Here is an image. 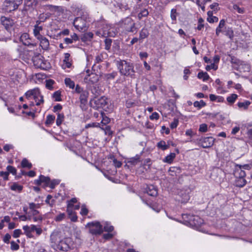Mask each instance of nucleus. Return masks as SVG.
<instances>
[{
  "mask_svg": "<svg viewBox=\"0 0 252 252\" xmlns=\"http://www.w3.org/2000/svg\"><path fill=\"white\" fill-rule=\"evenodd\" d=\"M51 247L55 250L67 252L71 249L73 242L70 237H63L61 232L53 231L50 235Z\"/></svg>",
  "mask_w": 252,
  "mask_h": 252,
  "instance_id": "nucleus-1",
  "label": "nucleus"
},
{
  "mask_svg": "<svg viewBox=\"0 0 252 252\" xmlns=\"http://www.w3.org/2000/svg\"><path fill=\"white\" fill-rule=\"evenodd\" d=\"M117 65L122 75L135 78V71L132 63L125 60L117 61Z\"/></svg>",
  "mask_w": 252,
  "mask_h": 252,
  "instance_id": "nucleus-2",
  "label": "nucleus"
},
{
  "mask_svg": "<svg viewBox=\"0 0 252 252\" xmlns=\"http://www.w3.org/2000/svg\"><path fill=\"white\" fill-rule=\"evenodd\" d=\"M183 218L190 226L196 228L203 223V220L198 216L184 214Z\"/></svg>",
  "mask_w": 252,
  "mask_h": 252,
  "instance_id": "nucleus-3",
  "label": "nucleus"
},
{
  "mask_svg": "<svg viewBox=\"0 0 252 252\" xmlns=\"http://www.w3.org/2000/svg\"><path fill=\"white\" fill-rule=\"evenodd\" d=\"M22 1L23 0H6L4 6L6 11L11 12L17 9Z\"/></svg>",
  "mask_w": 252,
  "mask_h": 252,
  "instance_id": "nucleus-4",
  "label": "nucleus"
},
{
  "mask_svg": "<svg viewBox=\"0 0 252 252\" xmlns=\"http://www.w3.org/2000/svg\"><path fill=\"white\" fill-rule=\"evenodd\" d=\"M87 226L89 229V232L92 234H100L102 230V226L99 222H92L88 223Z\"/></svg>",
  "mask_w": 252,
  "mask_h": 252,
  "instance_id": "nucleus-5",
  "label": "nucleus"
},
{
  "mask_svg": "<svg viewBox=\"0 0 252 252\" xmlns=\"http://www.w3.org/2000/svg\"><path fill=\"white\" fill-rule=\"evenodd\" d=\"M86 24V21L80 17H76L73 22L74 26L79 31H85L87 29Z\"/></svg>",
  "mask_w": 252,
  "mask_h": 252,
  "instance_id": "nucleus-6",
  "label": "nucleus"
},
{
  "mask_svg": "<svg viewBox=\"0 0 252 252\" xmlns=\"http://www.w3.org/2000/svg\"><path fill=\"white\" fill-rule=\"evenodd\" d=\"M190 189L181 190L176 197V199L182 203H187L189 199Z\"/></svg>",
  "mask_w": 252,
  "mask_h": 252,
  "instance_id": "nucleus-7",
  "label": "nucleus"
},
{
  "mask_svg": "<svg viewBox=\"0 0 252 252\" xmlns=\"http://www.w3.org/2000/svg\"><path fill=\"white\" fill-rule=\"evenodd\" d=\"M89 92L86 91L80 94L79 100L80 102V107L83 110H86L87 108V104L89 97Z\"/></svg>",
  "mask_w": 252,
  "mask_h": 252,
  "instance_id": "nucleus-8",
  "label": "nucleus"
},
{
  "mask_svg": "<svg viewBox=\"0 0 252 252\" xmlns=\"http://www.w3.org/2000/svg\"><path fill=\"white\" fill-rule=\"evenodd\" d=\"M215 139L212 137L201 138L199 140L200 143L204 148H207L212 147L214 143Z\"/></svg>",
  "mask_w": 252,
  "mask_h": 252,
  "instance_id": "nucleus-9",
  "label": "nucleus"
},
{
  "mask_svg": "<svg viewBox=\"0 0 252 252\" xmlns=\"http://www.w3.org/2000/svg\"><path fill=\"white\" fill-rule=\"evenodd\" d=\"M0 21L2 25L5 27L7 31L10 30L14 24L12 19L4 16L1 17Z\"/></svg>",
  "mask_w": 252,
  "mask_h": 252,
  "instance_id": "nucleus-10",
  "label": "nucleus"
},
{
  "mask_svg": "<svg viewBox=\"0 0 252 252\" xmlns=\"http://www.w3.org/2000/svg\"><path fill=\"white\" fill-rule=\"evenodd\" d=\"M32 60L34 63V65L37 67L44 68L45 63L43 60V57L38 54L35 55L32 59Z\"/></svg>",
  "mask_w": 252,
  "mask_h": 252,
  "instance_id": "nucleus-11",
  "label": "nucleus"
},
{
  "mask_svg": "<svg viewBox=\"0 0 252 252\" xmlns=\"http://www.w3.org/2000/svg\"><path fill=\"white\" fill-rule=\"evenodd\" d=\"M20 40L25 46H36V44L32 43V39L30 38L29 35L27 33H24L21 35L20 37Z\"/></svg>",
  "mask_w": 252,
  "mask_h": 252,
  "instance_id": "nucleus-12",
  "label": "nucleus"
},
{
  "mask_svg": "<svg viewBox=\"0 0 252 252\" xmlns=\"http://www.w3.org/2000/svg\"><path fill=\"white\" fill-rule=\"evenodd\" d=\"M94 102L97 107L103 108L107 104V98L105 96L95 98L94 99Z\"/></svg>",
  "mask_w": 252,
  "mask_h": 252,
  "instance_id": "nucleus-13",
  "label": "nucleus"
},
{
  "mask_svg": "<svg viewBox=\"0 0 252 252\" xmlns=\"http://www.w3.org/2000/svg\"><path fill=\"white\" fill-rule=\"evenodd\" d=\"M235 178L245 177L246 173L244 170L242 169L241 165L236 164L233 172Z\"/></svg>",
  "mask_w": 252,
  "mask_h": 252,
  "instance_id": "nucleus-14",
  "label": "nucleus"
},
{
  "mask_svg": "<svg viewBox=\"0 0 252 252\" xmlns=\"http://www.w3.org/2000/svg\"><path fill=\"white\" fill-rule=\"evenodd\" d=\"M88 74L84 78L85 82L91 83L96 82L98 80L97 76L94 73L89 74L90 70L86 71Z\"/></svg>",
  "mask_w": 252,
  "mask_h": 252,
  "instance_id": "nucleus-15",
  "label": "nucleus"
},
{
  "mask_svg": "<svg viewBox=\"0 0 252 252\" xmlns=\"http://www.w3.org/2000/svg\"><path fill=\"white\" fill-rule=\"evenodd\" d=\"M37 4V0H25L24 9L26 11L29 10L31 9H33L36 6Z\"/></svg>",
  "mask_w": 252,
  "mask_h": 252,
  "instance_id": "nucleus-16",
  "label": "nucleus"
},
{
  "mask_svg": "<svg viewBox=\"0 0 252 252\" xmlns=\"http://www.w3.org/2000/svg\"><path fill=\"white\" fill-rule=\"evenodd\" d=\"M27 98H30L33 96L34 99L36 101V99L38 98V95H40V91L38 89H34L32 90L28 91L25 94Z\"/></svg>",
  "mask_w": 252,
  "mask_h": 252,
  "instance_id": "nucleus-17",
  "label": "nucleus"
},
{
  "mask_svg": "<svg viewBox=\"0 0 252 252\" xmlns=\"http://www.w3.org/2000/svg\"><path fill=\"white\" fill-rule=\"evenodd\" d=\"M145 191L148 195L152 196H156L158 194L157 189L153 185L148 186L145 189Z\"/></svg>",
  "mask_w": 252,
  "mask_h": 252,
  "instance_id": "nucleus-18",
  "label": "nucleus"
},
{
  "mask_svg": "<svg viewBox=\"0 0 252 252\" xmlns=\"http://www.w3.org/2000/svg\"><path fill=\"white\" fill-rule=\"evenodd\" d=\"M38 39L40 40V45L43 50H47L48 49L49 46V42L46 38L44 36H42Z\"/></svg>",
  "mask_w": 252,
  "mask_h": 252,
  "instance_id": "nucleus-19",
  "label": "nucleus"
},
{
  "mask_svg": "<svg viewBox=\"0 0 252 252\" xmlns=\"http://www.w3.org/2000/svg\"><path fill=\"white\" fill-rule=\"evenodd\" d=\"M94 34L92 32H89L84 33L81 37V40L83 42L90 41L93 38Z\"/></svg>",
  "mask_w": 252,
  "mask_h": 252,
  "instance_id": "nucleus-20",
  "label": "nucleus"
},
{
  "mask_svg": "<svg viewBox=\"0 0 252 252\" xmlns=\"http://www.w3.org/2000/svg\"><path fill=\"white\" fill-rule=\"evenodd\" d=\"M246 181L244 177L236 178L235 184L238 187H243L246 184Z\"/></svg>",
  "mask_w": 252,
  "mask_h": 252,
  "instance_id": "nucleus-21",
  "label": "nucleus"
},
{
  "mask_svg": "<svg viewBox=\"0 0 252 252\" xmlns=\"http://www.w3.org/2000/svg\"><path fill=\"white\" fill-rule=\"evenodd\" d=\"M125 21L126 22H127V23H129L130 25L129 28H126V30L127 32H136V28L135 27V23L133 22L131 19L127 18Z\"/></svg>",
  "mask_w": 252,
  "mask_h": 252,
  "instance_id": "nucleus-22",
  "label": "nucleus"
},
{
  "mask_svg": "<svg viewBox=\"0 0 252 252\" xmlns=\"http://www.w3.org/2000/svg\"><path fill=\"white\" fill-rule=\"evenodd\" d=\"M43 29L41 26H37L35 25L34 27L33 33L34 35L37 37V39H39L40 37L43 36L40 34V32Z\"/></svg>",
  "mask_w": 252,
  "mask_h": 252,
  "instance_id": "nucleus-23",
  "label": "nucleus"
},
{
  "mask_svg": "<svg viewBox=\"0 0 252 252\" xmlns=\"http://www.w3.org/2000/svg\"><path fill=\"white\" fill-rule=\"evenodd\" d=\"M70 54L66 53L64 54V59L63 61L65 66L67 68H70L71 66V63L70 61Z\"/></svg>",
  "mask_w": 252,
  "mask_h": 252,
  "instance_id": "nucleus-24",
  "label": "nucleus"
},
{
  "mask_svg": "<svg viewBox=\"0 0 252 252\" xmlns=\"http://www.w3.org/2000/svg\"><path fill=\"white\" fill-rule=\"evenodd\" d=\"M225 21L224 19H222L220 21L219 26L216 29V33L217 35H219L220 32H222V29L225 26Z\"/></svg>",
  "mask_w": 252,
  "mask_h": 252,
  "instance_id": "nucleus-25",
  "label": "nucleus"
},
{
  "mask_svg": "<svg viewBox=\"0 0 252 252\" xmlns=\"http://www.w3.org/2000/svg\"><path fill=\"white\" fill-rule=\"evenodd\" d=\"M140 161V156L136 155L134 157L131 158L128 161V163H130L133 165H135L137 164L138 162Z\"/></svg>",
  "mask_w": 252,
  "mask_h": 252,
  "instance_id": "nucleus-26",
  "label": "nucleus"
},
{
  "mask_svg": "<svg viewBox=\"0 0 252 252\" xmlns=\"http://www.w3.org/2000/svg\"><path fill=\"white\" fill-rule=\"evenodd\" d=\"M197 77L199 79H202L203 81H205L208 80L210 77L207 72H204L203 71L199 72L198 73Z\"/></svg>",
  "mask_w": 252,
  "mask_h": 252,
  "instance_id": "nucleus-27",
  "label": "nucleus"
},
{
  "mask_svg": "<svg viewBox=\"0 0 252 252\" xmlns=\"http://www.w3.org/2000/svg\"><path fill=\"white\" fill-rule=\"evenodd\" d=\"M40 178L41 179V183L44 184V187L49 186L50 183V179L48 177H45L43 175H40Z\"/></svg>",
  "mask_w": 252,
  "mask_h": 252,
  "instance_id": "nucleus-28",
  "label": "nucleus"
},
{
  "mask_svg": "<svg viewBox=\"0 0 252 252\" xmlns=\"http://www.w3.org/2000/svg\"><path fill=\"white\" fill-rule=\"evenodd\" d=\"M157 147L161 149L162 150H165L169 148V146L168 145H166V143L164 141L161 140L157 144Z\"/></svg>",
  "mask_w": 252,
  "mask_h": 252,
  "instance_id": "nucleus-29",
  "label": "nucleus"
},
{
  "mask_svg": "<svg viewBox=\"0 0 252 252\" xmlns=\"http://www.w3.org/2000/svg\"><path fill=\"white\" fill-rule=\"evenodd\" d=\"M176 155L174 153H171L170 155L165 157L163 161L165 162L171 163L175 158Z\"/></svg>",
  "mask_w": 252,
  "mask_h": 252,
  "instance_id": "nucleus-30",
  "label": "nucleus"
},
{
  "mask_svg": "<svg viewBox=\"0 0 252 252\" xmlns=\"http://www.w3.org/2000/svg\"><path fill=\"white\" fill-rule=\"evenodd\" d=\"M251 102L248 100H246L244 102H240L238 103V106L239 108H243L245 110L248 109V106L250 105Z\"/></svg>",
  "mask_w": 252,
  "mask_h": 252,
  "instance_id": "nucleus-31",
  "label": "nucleus"
},
{
  "mask_svg": "<svg viewBox=\"0 0 252 252\" xmlns=\"http://www.w3.org/2000/svg\"><path fill=\"white\" fill-rule=\"evenodd\" d=\"M10 189L12 190L18 191L20 192L23 189V186L18 185L16 183H13V184L10 187Z\"/></svg>",
  "mask_w": 252,
  "mask_h": 252,
  "instance_id": "nucleus-32",
  "label": "nucleus"
},
{
  "mask_svg": "<svg viewBox=\"0 0 252 252\" xmlns=\"http://www.w3.org/2000/svg\"><path fill=\"white\" fill-rule=\"evenodd\" d=\"M64 82L66 86L69 87L71 89H73L75 87L74 82L69 78H65Z\"/></svg>",
  "mask_w": 252,
  "mask_h": 252,
  "instance_id": "nucleus-33",
  "label": "nucleus"
},
{
  "mask_svg": "<svg viewBox=\"0 0 252 252\" xmlns=\"http://www.w3.org/2000/svg\"><path fill=\"white\" fill-rule=\"evenodd\" d=\"M193 105L195 107H197L198 109H200L201 108L205 106L206 105V104L203 100H201L200 101H195L193 103Z\"/></svg>",
  "mask_w": 252,
  "mask_h": 252,
  "instance_id": "nucleus-34",
  "label": "nucleus"
},
{
  "mask_svg": "<svg viewBox=\"0 0 252 252\" xmlns=\"http://www.w3.org/2000/svg\"><path fill=\"white\" fill-rule=\"evenodd\" d=\"M55 119V117L52 115H49L47 116L45 124L46 125H50L53 124Z\"/></svg>",
  "mask_w": 252,
  "mask_h": 252,
  "instance_id": "nucleus-35",
  "label": "nucleus"
},
{
  "mask_svg": "<svg viewBox=\"0 0 252 252\" xmlns=\"http://www.w3.org/2000/svg\"><path fill=\"white\" fill-rule=\"evenodd\" d=\"M21 166L23 168L27 167L30 169L32 167V164L26 158H24L21 162Z\"/></svg>",
  "mask_w": 252,
  "mask_h": 252,
  "instance_id": "nucleus-36",
  "label": "nucleus"
},
{
  "mask_svg": "<svg viewBox=\"0 0 252 252\" xmlns=\"http://www.w3.org/2000/svg\"><path fill=\"white\" fill-rule=\"evenodd\" d=\"M148 32L146 29H143L140 32L139 39H143L148 36Z\"/></svg>",
  "mask_w": 252,
  "mask_h": 252,
  "instance_id": "nucleus-37",
  "label": "nucleus"
},
{
  "mask_svg": "<svg viewBox=\"0 0 252 252\" xmlns=\"http://www.w3.org/2000/svg\"><path fill=\"white\" fill-rule=\"evenodd\" d=\"M237 97L238 95L236 94H233L227 97V100L229 103L232 104L235 102Z\"/></svg>",
  "mask_w": 252,
  "mask_h": 252,
  "instance_id": "nucleus-38",
  "label": "nucleus"
},
{
  "mask_svg": "<svg viewBox=\"0 0 252 252\" xmlns=\"http://www.w3.org/2000/svg\"><path fill=\"white\" fill-rule=\"evenodd\" d=\"M112 40L110 38H106L104 40L105 49L108 51L110 49Z\"/></svg>",
  "mask_w": 252,
  "mask_h": 252,
  "instance_id": "nucleus-39",
  "label": "nucleus"
},
{
  "mask_svg": "<svg viewBox=\"0 0 252 252\" xmlns=\"http://www.w3.org/2000/svg\"><path fill=\"white\" fill-rule=\"evenodd\" d=\"M149 14V12L147 9L142 10L138 14V18L139 19H141L142 17H147Z\"/></svg>",
  "mask_w": 252,
  "mask_h": 252,
  "instance_id": "nucleus-40",
  "label": "nucleus"
},
{
  "mask_svg": "<svg viewBox=\"0 0 252 252\" xmlns=\"http://www.w3.org/2000/svg\"><path fill=\"white\" fill-rule=\"evenodd\" d=\"M64 119V115L63 114H58L57 119L56 120V124L58 126H59L61 125L62 122Z\"/></svg>",
  "mask_w": 252,
  "mask_h": 252,
  "instance_id": "nucleus-41",
  "label": "nucleus"
},
{
  "mask_svg": "<svg viewBox=\"0 0 252 252\" xmlns=\"http://www.w3.org/2000/svg\"><path fill=\"white\" fill-rule=\"evenodd\" d=\"M61 95V92L59 91H56L53 94V97L55 99V101H60L62 100Z\"/></svg>",
  "mask_w": 252,
  "mask_h": 252,
  "instance_id": "nucleus-42",
  "label": "nucleus"
},
{
  "mask_svg": "<svg viewBox=\"0 0 252 252\" xmlns=\"http://www.w3.org/2000/svg\"><path fill=\"white\" fill-rule=\"evenodd\" d=\"M54 83V81L52 80L49 79L46 81V87L49 90H52L53 87L52 86Z\"/></svg>",
  "mask_w": 252,
  "mask_h": 252,
  "instance_id": "nucleus-43",
  "label": "nucleus"
},
{
  "mask_svg": "<svg viewBox=\"0 0 252 252\" xmlns=\"http://www.w3.org/2000/svg\"><path fill=\"white\" fill-rule=\"evenodd\" d=\"M114 229V227L113 226L109 225L108 223H106L105 225L104 226V230L107 232H112Z\"/></svg>",
  "mask_w": 252,
  "mask_h": 252,
  "instance_id": "nucleus-44",
  "label": "nucleus"
},
{
  "mask_svg": "<svg viewBox=\"0 0 252 252\" xmlns=\"http://www.w3.org/2000/svg\"><path fill=\"white\" fill-rule=\"evenodd\" d=\"M7 170L8 171L7 172L11 173L13 175H16V169L15 167H14L12 166L8 165L7 167Z\"/></svg>",
  "mask_w": 252,
  "mask_h": 252,
  "instance_id": "nucleus-45",
  "label": "nucleus"
},
{
  "mask_svg": "<svg viewBox=\"0 0 252 252\" xmlns=\"http://www.w3.org/2000/svg\"><path fill=\"white\" fill-rule=\"evenodd\" d=\"M177 16V11L176 9H172L171 10L170 17L172 20L176 21Z\"/></svg>",
  "mask_w": 252,
  "mask_h": 252,
  "instance_id": "nucleus-46",
  "label": "nucleus"
},
{
  "mask_svg": "<svg viewBox=\"0 0 252 252\" xmlns=\"http://www.w3.org/2000/svg\"><path fill=\"white\" fill-rule=\"evenodd\" d=\"M60 182L58 180H53L52 181H50L49 187L51 189H54L56 185H58Z\"/></svg>",
  "mask_w": 252,
  "mask_h": 252,
  "instance_id": "nucleus-47",
  "label": "nucleus"
},
{
  "mask_svg": "<svg viewBox=\"0 0 252 252\" xmlns=\"http://www.w3.org/2000/svg\"><path fill=\"white\" fill-rule=\"evenodd\" d=\"M199 131L202 132H206L207 131V125L205 124L200 125Z\"/></svg>",
  "mask_w": 252,
  "mask_h": 252,
  "instance_id": "nucleus-48",
  "label": "nucleus"
},
{
  "mask_svg": "<svg viewBox=\"0 0 252 252\" xmlns=\"http://www.w3.org/2000/svg\"><path fill=\"white\" fill-rule=\"evenodd\" d=\"M207 20V21H208L209 23H211L217 22L219 21L218 18L216 16H212L211 17H208Z\"/></svg>",
  "mask_w": 252,
  "mask_h": 252,
  "instance_id": "nucleus-49",
  "label": "nucleus"
},
{
  "mask_svg": "<svg viewBox=\"0 0 252 252\" xmlns=\"http://www.w3.org/2000/svg\"><path fill=\"white\" fill-rule=\"evenodd\" d=\"M95 34L100 37H105L107 35V33L106 31H101V30L96 31Z\"/></svg>",
  "mask_w": 252,
  "mask_h": 252,
  "instance_id": "nucleus-50",
  "label": "nucleus"
},
{
  "mask_svg": "<svg viewBox=\"0 0 252 252\" xmlns=\"http://www.w3.org/2000/svg\"><path fill=\"white\" fill-rule=\"evenodd\" d=\"M117 73L116 72H113L111 73L106 74L105 77L107 79H114L117 75Z\"/></svg>",
  "mask_w": 252,
  "mask_h": 252,
  "instance_id": "nucleus-51",
  "label": "nucleus"
},
{
  "mask_svg": "<svg viewBox=\"0 0 252 252\" xmlns=\"http://www.w3.org/2000/svg\"><path fill=\"white\" fill-rule=\"evenodd\" d=\"M23 229L25 231V233L26 234V235L29 236V234L31 233L30 230V226L28 225H25L23 226Z\"/></svg>",
  "mask_w": 252,
  "mask_h": 252,
  "instance_id": "nucleus-52",
  "label": "nucleus"
},
{
  "mask_svg": "<svg viewBox=\"0 0 252 252\" xmlns=\"http://www.w3.org/2000/svg\"><path fill=\"white\" fill-rule=\"evenodd\" d=\"M226 33L225 34L229 36V37H230V38L233 37V31H232V30L231 29V28H228L226 31Z\"/></svg>",
  "mask_w": 252,
  "mask_h": 252,
  "instance_id": "nucleus-53",
  "label": "nucleus"
},
{
  "mask_svg": "<svg viewBox=\"0 0 252 252\" xmlns=\"http://www.w3.org/2000/svg\"><path fill=\"white\" fill-rule=\"evenodd\" d=\"M36 105H39L41 103H43L44 102L43 97L40 94V95H38V98L36 99Z\"/></svg>",
  "mask_w": 252,
  "mask_h": 252,
  "instance_id": "nucleus-54",
  "label": "nucleus"
},
{
  "mask_svg": "<svg viewBox=\"0 0 252 252\" xmlns=\"http://www.w3.org/2000/svg\"><path fill=\"white\" fill-rule=\"evenodd\" d=\"M11 249L12 250H17L19 248V246L14 241L11 242Z\"/></svg>",
  "mask_w": 252,
  "mask_h": 252,
  "instance_id": "nucleus-55",
  "label": "nucleus"
},
{
  "mask_svg": "<svg viewBox=\"0 0 252 252\" xmlns=\"http://www.w3.org/2000/svg\"><path fill=\"white\" fill-rule=\"evenodd\" d=\"M52 198V196L51 195H48L47 196L46 199L45 200L46 203L49 204L51 206H53L55 202V200L53 199L51 200V203L50 202V200Z\"/></svg>",
  "mask_w": 252,
  "mask_h": 252,
  "instance_id": "nucleus-56",
  "label": "nucleus"
},
{
  "mask_svg": "<svg viewBox=\"0 0 252 252\" xmlns=\"http://www.w3.org/2000/svg\"><path fill=\"white\" fill-rule=\"evenodd\" d=\"M179 121L177 119H174L173 121L170 124V127L172 129L176 128L178 125Z\"/></svg>",
  "mask_w": 252,
  "mask_h": 252,
  "instance_id": "nucleus-57",
  "label": "nucleus"
},
{
  "mask_svg": "<svg viewBox=\"0 0 252 252\" xmlns=\"http://www.w3.org/2000/svg\"><path fill=\"white\" fill-rule=\"evenodd\" d=\"M233 8H234V9L237 10V11L239 13L242 14V13H244V11H245L244 9L243 8H241V7H239L237 5H233Z\"/></svg>",
  "mask_w": 252,
  "mask_h": 252,
  "instance_id": "nucleus-58",
  "label": "nucleus"
},
{
  "mask_svg": "<svg viewBox=\"0 0 252 252\" xmlns=\"http://www.w3.org/2000/svg\"><path fill=\"white\" fill-rule=\"evenodd\" d=\"M81 214L82 215L86 216L88 213V210L85 205H82L81 207Z\"/></svg>",
  "mask_w": 252,
  "mask_h": 252,
  "instance_id": "nucleus-59",
  "label": "nucleus"
},
{
  "mask_svg": "<svg viewBox=\"0 0 252 252\" xmlns=\"http://www.w3.org/2000/svg\"><path fill=\"white\" fill-rule=\"evenodd\" d=\"M22 234V231L20 229H15L13 232V236L14 238H18Z\"/></svg>",
  "mask_w": 252,
  "mask_h": 252,
  "instance_id": "nucleus-60",
  "label": "nucleus"
},
{
  "mask_svg": "<svg viewBox=\"0 0 252 252\" xmlns=\"http://www.w3.org/2000/svg\"><path fill=\"white\" fill-rule=\"evenodd\" d=\"M95 63H98L102 62L103 61V55L99 54L95 57Z\"/></svg>",
  "mask_w": 252,
  "mask_h": 252,
  "instance_id": "nucleus-61",
  "label": "nucleus"
},
{
  "mask_svg": "<svg viewBox=\"0 0 252 252\" xmlns=\"http://www.w3.org/2000/svg\"><path fill=\"white\" fill-rule=\"evenodd\" d=\"M8 172L3 171L0 172V176L2 177L4 180H7L8 179Z\"/></svg>",
  "mask_w": 252,
  "mask_h": 252,
  "instance_id": "nucleus-62",
  "label": "nucleus"
},
{
  "mask_svg": "<svg viewBox=\"0 0 252 252\" xmlns=\"http://www.w3.org/2000/svg\"><path fill=\"white\" fill-rule=\"evenodd\" d=\"M86 90H83L81 87H80L78 85H77L75 88V92L77 94H81L83 92L86 91Z\"/></svg>",
  "mask_w": 252,
  "mask_h": 252,
  "instance_id": "nucleus-63",
  "label": "nucleus"
},
{
  "mask_svg": "<svg viewBox=\"0 0 252 252\" xmlns=\"http://www.w3.org/2000/svg\"><path fill=\"white\" fill-rule=\"evenodd\" d=\"M42 219L43 218H42V217L41 216V215H38L36 216L32 217V219H33V221L35 222H37V221L41 222L42 220Z\"/></svg>",
  "mask_w": 252,
  "mask_h": 252,
  "instance_id": "nucleus-64",
  "label": "nucleus"
}]
</instances>
